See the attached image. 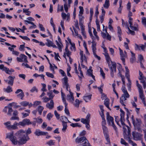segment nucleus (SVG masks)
I'll list each match as a JSON object with an SVG mask.
<instances>
[{"label":"nucleus","instance_id":"41","mask_svg":"<svg viewBox=\"0 0 146 146\" xmlns=\"http://www.w3.org/2000/svg\"><path fill=\"white\" fill-rule=\"evenodd\" d=\"M110 5L109 1V0H106L104 4V7L106 8H108Z\"/></svg>","mask_w":146,"mask_h":146},{"label":"nucleus","instance_id":"36","mask_svg":"<svg viewBox=\"0 0 146 146\" xmlns=\"http://www.w3.org/2000/svg\"><path fill=\"white\" fill-rule=\"evenodd\" d=\"M68 120V118L65 116H62L60 117V120L62 123L63 122H67L66 120Z\"/></svg>","mask_w":146,"mask_h":146},{"label":"nucleus","instance_id":"47","mask_svg":"<svg viewBox=\"0 0 146 146\" xmlns=\"http://www.w3.org/2000/svg\"><path fill=\"white\" fill-rule=\"evenodd\" d=\"M64 7L65 12L67 13L68 10V4L67 1L64 2Z\"/></svg>","mask_w":146,"mask_h":146},{"label":"nucleus","instance_id":"50","mask_svg":"<svg viewBox=\"0 0 146 146\" xmlns=\"http://www.w3.org/2000/svg\"><path fill=\"white\" fill-rule=\"evenodd\" d=\"M117 33L118 35H122V32L120 26H118L117 27Z\"/></svg>","mask_w":146,"mask_h":146},{"label":"nucleus","instance_id":"42","mask_svg":"<svg viewBox=\"0 0 146 146\" xmlns=\"http://www.w3.org/2000/svg\"><path fill=\"white\" fill-rule=\"evenodd\" d=\"M80 102L79 100L76 99L75 100V103L74 104V105L76 107L78 108L79 106Z\"/></svg>","mask_w":146,"mask_h":146},{"label":"nucleus","instance_id":"25","mask_svg":"<svg viewBox=\"0 0 146 146\" xmlns=\"http://www.w3.org/2000/svg\"><path fill=\"white\" fill-rule=\"evenodd\" d=\"M47 94L49 97V98H50V100H52L54 96V95L53 94L52 90H50L49 92H47Z\"/></svg>","mask_w":146,"mask_h":146},{"label":"nucleus","instance_id":"17","mask_svg":"<svg viewBox=\"0 0 146 146\" xmlns=\"http://www.w3.org/2000/svg\"><path fill=\"white\" fill-rule=\"evenodd\" d=\"M139 93V97L142 101L145 100V96L143 93V89L138 90Z\"/></svg>","mask_w":146,"mask_h":146},{"label":"nucleus","instance_id":"10","mask_svg":"<svg viewBox=\"0 0 146 146\" xmlns=\"http://www.w3.org/2000/svg\"><path fill=\"white\" fill-rule=\"evenodd\" d=\"M23 122L24 124V126L25 125H29L32 124L33 125L35 126L36 125V121H34L33 122H31L30 120L27 119H24L23 120Z\"/></svg>","mask_w":146,"mask_h":146},{"label":"nucleus","instance_id":"2","mask_svg":"<svg viewBox=\"0 0 146 146\" xmlns=\"http://www.w3.org/2000/svg\"><path fill=\"white\" fill-rule=\"evenodd\" d=\"M120 111L121 112L120 114V121L121 125L123 126H125L127 127L128 130V135L127 136V137H124V139L127 140L129 143L131 144L133 146H137V144L134 143L133 141L131 140V134H130V129L129 127L127 125H126L124 123L125 119L124 118V115L125 113L124 111L121 109H120Z\"/></svg>","mask_w":146,"mask_h":146},{"label":"nucleus","instance_id":"33","mask_svg":"<svg viewBox=\"0 0 146 146\" xmlns=\"http://www.w3.org/2000/svg\"><path fill=\"white\" fill-rule=\"evenodd\" d=\"M135 25V26H132V25H131V26H130V27L131 28V29L132 30H134L135 31H137L138 30V25L136 23V24Z\"/></svg>","mask_w":146,"mask_h":146},{"label":"nucleus","instance_id":"24","mask_svg":"<svg viewBox=\"0 0 146 146\" xmlns=\"http://www.w3.org/2000/svg\"><path fill=\"white\" fill-rule=\"evenodd\" d=\"M83 18V17L82 16L80 17L79 18V24L81 26V31H85V29L83 26V25L82 23V18Z\"/></svg>","mask_w":146,"mask_h":146},{"label":"nucleus","instance_id":"5","mask_svg":"<svg viewBox=\"0 0 146 146\" xmlns=\"http://www.w3.org/2000/svg\"><path fill=\"white\" fill-rule=\"evenodd\" d=\"M107 117L109 125L112 126L114 129L116 131L117 130V128L114 123L113 118L110 115L108 112L107 113Z\"/></svg>","mask_w":146,"mask_h":146},{"label":"nucleus","instance_id":"35","mask_svg":"<svg viewBox=\"0 0 146 146\" xmlns=\"http://www.w3.org/2000/svg\"><path fill=\"white\" fill-rule=\"evenodd\" d=\"M54 140H50L46 143V144L49 146L53 145H54Z\"/></svg>","mask_w":146,"mask_h":146},{"label":"nucleus","instance_id":"6","mask_svg":"<svg viewBox=\"0 0 146 146\" xmlns=\"http://www.w3.org/2000/svg\"><path fill=\"white\" fill-rule=\"evenodd\" d=\"M132 135L134 140L135 141L141 140L143 135L139 132L134 131L132 132Z\"/></svg>","mask_w":146,"mask_h":146},{"label":"nucleus","instance_id":"64","mask_svg":"<svg viewBox=\"0 0 146 146\" xmlns=\"http://www.w3.org/2000/svg\"><path fill=\"white\" fill-rule=\"evenodd\" d=\"M5 71L6 74H12V73L10 71V70L8 68H5Z\"/></svg>","mask_w":146,"mask_h":146},{"label":"nucleus","instance_id":"27","mask_svg":"<svg viewBox=\"0 0 146 146\" xmlns=\"http://www.w3.org/2000/svg\"><path fill=\"white\" fill-rule=\"evenodd\" d=\"M129 95L128 92H127L125 93H124L122 95L121 98H123L124 100H126V98H129Z\"/></svg>","mask_w":146,"mask_h":146},{"label":"nucleus","instance_id":"40","mask_svg":"<svg viewBox=\"0 0 146 146\" xmlns=\"http://www.w3.org/2000/svg\"><path fill=\"white\" fill-rule=\"evenodd\" d=\"M141 123V120L140 119L136 118V122L135 121V125H140Z\"/></svg>","mask_w":146,"mask_h":146},{"label":"nucleus","instance_id":"31","mask_svg":"<svg viewBox=\"0 0 146 146\" xmlns=\"http://www.w3.org/2000/svg\"><path fill=\"white\" fill-rule=\"evenodd\" d=\"M64 104L65 105V108L64 110L65 112L67 115L70 116V113L69 112L68 108H67L68 104L67 103Z\"/></svg>","mask_w":146,"mask_h":146},{"label":"nucleus","instance_id":"8","mask_svg":"<svg viewBox=\"0 0 146 146\" xmlns=\"http://www.w3.org/2000/svg\"><path fill=\"white\" fill-rule=\"evenodd\" d=\"M27 56L23 54H21L20 55V58L17 57V60L18 62H22L23 61V59H24V61L25 62H28L27 60Z\"/></svg>","mask_w":146,"mask_h":146},{"label":"nucleus","instance_id":"43","mask_svg":"<svg viewBox=\"0 0 146 146\" xmlns=\"http://www.w3.org/2000/svg\"><path fill=\"white\" fill-rule=\"evenodd\" d=\"M20 104L22 106L26 107L28 106V105L29 102L27 101H23L21 102Z\"/></svg>","mask_w":146,"mask_h":146},{"label":"nucleus","instance_id":"23","mask_svg":"<svg viewBox=\"0 0 146 146\" xmlns=\"http://www.w3.org/2000/svg\"><path fill=\"white\" fill-rule=\"evenodd\" d=\"M62 125L63 126V128L62 130L63 132H65L66 131L67 129L68 125L67 124V122H63L62 123Z\"/></svg>","mask_w":146,"mask_h":146},{"label":"nucleus","instance_id":"34","mask_svg":"<svg viewBox=\"0 0 146 146\" xmlns=\"http://www.w3.org/2000/svg\"><path fill=\"white\" fill-rule=\"evenodd\" d=\"M46 40L47 42L45 44L48 47L51 46H52V44H54V43L50 40L47 39Z\"/></svg>","mask_w":146,"mask_h":146},{"label":"nucleus","instance_id":"49","mask_svg":"<svg viewBox=\"0 0 146 146\" xmlns=\"http://www.w3.org/2000/svg\"><path fill=\"white\" fill-rule=\"evenodd\" d=\"M17 96L18 97H20L21 99L23 100L24 96V93L23 92H22L19 94H17Z\"/></svg>","mask_w":146,"mask_h":146},{"label":"nucleus","instance_id":"46","mask_svg":"<svg viewBox=\"0 0 146 146\" xmlns=\"http://www.w3.org/2000/svg\"><path fill=\"white\" fill-rule=\"evenodd\" d=\"M122 25L123 26L124 25L125 26L126 28L128 29V27H129L128 23L127 21L125 22V21L123 19H122Z\"/></svg>","mask_w":146,"mask_h":146},{"label":"nucleus","instance_id":"60","mask_svg":"<svg viewBox=\"0 0 146 146\" xmlns=\"http://www.w3.org/2000/svg\"><path fill=\"white\" fill-rule=\"evenodd\" d=\"M136 83L137 86V87L138 90L143 89L141 86L140 84H139L138 81V80L136 81Z\"/></svg>","mask_w":146,"mask_h":146},{"label":"nucleus","instance_id":"11","mask_svg":"<svg viewBox=\"0 0 146 146\" xmlns=\"http://www.w3.org/2000/svg\"><path fill=\"white\" fill-rule=\"evenodd\" d=\"M15 78V76H9L8 77V80H5L4 81L6 82H7L8 84L11 86L13 85L14 79Z\"/></svg>","mask_w":146,"mask_h":146},{"label":"nucleus","instance_id":"4","mask_svg":"<svg viewBox=\"0 0 146 146\" xmlns=\"http://www.w3.org/2000/svg\"><path fill=\"white\" fill-rule=\"evenodd\" d=\"M102 128L104 136L107 142L106 143V144L110 145L111 143L108 128L106 126L103 127Z\"/></svg>","mask_w":146,"mask_h":146},{"label":"nucleus","instance_id":"16","mask_svg":"<svg viewBox=\"0 0 146 146\" xmlns=\"http://www.w3.org/2000/svg\"><path fill=\"white\" fill-rule=\"evenodd\" d=\"M46 107L47 108L49 109H52L54 107V102L53 100H51L50 101V103H47L46 105Z\"/></svg>","mask_w":146,"mask_h":146},{"label":"nucleus","instance_id":"48","mask_svg":"<svg viewBox=\"0 0 146 146\" xmlns=\"http://www.w3.org/2000/svg\"><path fill=\"white\" fill-rule=\"evenodd\" d=\"M38 26L40 31L43 32L45 31V28L44 27L43 25L42 24L39 23Z\"/></svg>","mask_w":146,"mask_h":146},{"label":"nucleus","instance_id":"51","mask_svg":"<svg viewBox=\"0 0 146 146\" xmlns=\"http://www.w3.org/2000/svg\"><path fill=\"white\" fill-rule=\"evenodd\" d=\"M34 119L36 120V122L39 124H40L42 122L43 120L41 118H35Z\"/></svg>","mask_w":146,"mask_h":146},{"label":"nucleus","instance_id":"57","mask_svg":"<svg viewBox=\"0 0 146 146\" xmlns=\"http://www.w3.org/2000/svg\"><path fill=\"white\" fill-rule=\"evenodd\" d=\"M80 60L81 61L83 62L84 60L85 61L87 62V59L85 55L84 54L83 56V55L80 56Z\"/></svg>","mask_w":146,"mask_h":146},{"label":"nucleus","instance_id":"15","mask_svg":"<svg viewBox=\"0 0 146 146\" xmlns=\"http://www.w3.org/2000/svg\"><path fill=\"white\" fill-rule=\"evenodd\" d=\"M105 56L107 63L108 64V66L109 67H110V66H111L110 61L111 62V64L114 63H113L112 61L111 60L110 58L108 53L105 54Z\"/></svg>","mask_w":146,"mask_h":146},{"label":"nucleus","instance_id":"18","mask_svg":"<svg viewBox=\"0 0 146 146\" xmlns=\"http://www.w3.org/2000/svg\"><path fill=\"white\" fill-rule=\"evenodd\" d=\"M125 68L126 71L125 73V76L126 78L127 79V80H129V79H130L129 70L127 66H125Z\"/></svg>","mask_w":146,"mask_h":146},{"label":"nucleus","instance_id":"62","mask_svg":"<svg viewBox=\"0 0 146 146\" xmlns=\"http://www.w3.org/2000/svg\"><path fill=\"white\" fill-rule=\"evenodd\" d=\"M86 133V132L85 130H83L79 134V136L80 137H84Z\"/></svg>","mask_w":146,"mask_h":146},{"label":"nucleus","instance_id":"14","mask_svg":"<svg viewBox=\"0 0 146 146\" xmlns=\"http://www.w3.org/2000/svg\"><path fill=\"white\" fill-rule=\"evenodd\" d=\"M62 80L63 81V84L64 86H65L66 89L67 91H68L69 84L68 83V78L67 76L65 77L64 78H62Z\"/></svg>","mask_w":146,"mask_h":146},{"label":"nucleus","instance_id":"61","mask_svg":"<svg viewBox=\"0 0 146 146\" xmlns=\"http://www.w3.org/2000/svg\"><path fill=\"white\" fill-rule=\"evenodd\" d=\"M127 29L129 31V32H127L128 33L130 34L131 35H134L135 34V32L134 31L131 30L129 27H128Z\"/></svg>","mask_w":146,"mask_h":146},{"label":"nucleus","instance_id":"26","mask_svg":"<svg viewBox=\"0 0 146 146\" xmlns=\"http://www.w3.org/2000/svg\"><path fill=\"white\" fill-rule=\"evenodd\" d=\"M109 100L108 99H106L104 101V104L107 108L110 110L109 107Z\"/></svg>","mask_w":146,"mask_h":146},{"label":"nucleus","instance_id":"55","mask_svg":"<svg viewBox=\"0 0 146 146\" xmlns=\"http://www.w3.org/2000/svg\"><path fill=\"white\" fill-rule=\"evenodd\" d=\"M42 99L43 100V102L45 103H46L48 102L50 100V98H48L46 96L43 97Z\"/></svg>","mask_w":146,"mask_h":146},{"label":"nucleus","instance_id":"32","mask_svg":"<svg viewBox=\"0 0 146 146\" xmlns=\"http://www.w3.org/2000/svg\"><path fill=\"white\" fill-rule=\"evenodd\" d=\"M44 109V108L43 106H39L37 108V111L38 112L40 115H41L42 111Z\"/></svg>","mask_w":146,"mask_h":146},{"label":"nucleus","instance_id":"28","mask_svg":"<svg viewBox=\"0 0 146 146\" xmlns=\"http://www.w3.org/2000/svg\"><path fill=\"white\" fill-rule=\"evenodd\" d=\"M61 97L62 99V100L63 101V103L66 104L67 103L65 99L66 98V95L65 94L63 93V92L61 91Z\"/></svg>","mask_w":146,"mask_h":146},{"label":"nucleus","instance_id":"54","mask_svg":"<svg viewBox=\"0 0 146 146\" xmlns=\"http://www.w3.org/2000/svg\"><path fill=\"white\" fill-rule=\"evenodd\" d=\"M81 122L83 124H86L88 123H89V121H88V119H85L82 118L81 119Z\"/></svg>","mask_w":146,"mask_h":146},{"label":"nucleus","instance_id":"38","mask_svg":"<svg viewBox=\"0 0 146 146\" xmlns=\"http://www.w3.org/2000/svg\"><path fill=\"white\" fill-rule=\"evenodd\" d=\"M56 42L59 51L60 52H61L62 51V46L63 45H62L61 44H60L57 40H56Z\"/></svg>","mask_w":146,"mask_h":146},{"label":"nucleus","instance_id":"9","mask_svg":"<svg viewBox=\"0 0 146 146\" xmlns=\"http://www.w3.org/2000/svg\"><path fill=\"white\" fill-rule=\"evenodd\" d=\"M111 70L110 74L112 77H113L114 76V71L115 72H116V64L115 62L112 64V66H110L109 67Z\"/></svg>","mask_w":146,"mask_h":146},{"label":"nucleus","instance_id":"59","mask_svg":"<svg viewBox=\"0 0 146 146\" xmlns=\"http://www.w3.org/2000/svg\"><path fill=\"white\" fill-rule=\"evenodd\" d=\"M46 76L52 78H54V75L52 73H50L49 72H46Z\"/></svg>","mask_w":146,"mask_h":146},{"label":"nucleus","instance_id":"30","mask_svg":"<svg viewBox=\"0 0 146 146\" xmlns=\"http://www.w3.org/2000/svg\"><path fill=\"white\" fill-rule=\"evenodd\" d=\"M50 23L51 25V26L53 28V30L54 32L55 33H56V30H55V26L54 23L53 18L52 17L51 18L50 21Z\"/></svg>","mask_w":146,"mask_h":146},{"label":"nucleus","instance_id":"20","mask_svg":"<svg viewBox=\"0 0 146 146\" xmlns=\"http://www.w3.org/2000/svg\"><path fill=\"white\" fill-rule=\"evenodd\" d=\"M122 0H119V7L118 8L117 12L118 13L121 14V11L123 9V6L122 5Z\"/></svg>","mask_w":146,"mask_h":146},{"label":"nucleus","instance_id":"39","mask_svg":"<svg viewBox=\"0 0 146 146\" xmlns=\"http://www.w3.org/2000/svg\"><path fill=\"white\" fill-rule=\"evenodd\" d=\"M141 82L143 84V88L144 89L146 88V78H144L141 80Z\"/></svg>","mask_w":146,"mask_h":146},{"label":"nucleus","instance_id":"13","mask_svg":"<svg viewBox=\"0 0 146 146\" xmlns=\"http://www.w3.org/2000/svg\"><path fill=\"white\" fill-rule=\"evenodd\" d=\"M70 94H68L66 96L67 100L70 102H73L74 100V98L73 96V93L69 91Z\"/></svg>","mask_w":146,"mask_h":146},{"label":"nucleus","instance_id":"22","mask_svg":"<svg viewBox=\"0 0 146 146\" xmlns=\"http://www.w3.org/2000/svg\"><path fill=\"white\" fill-rule=\"evenodd\" d=\"M87 74L89 76L92 77L93 79L95 80V76L93 74V70L88 69L87 71Z\"/></svg>","mask_w":146,"mask_h":146},{"label":"nucleus","instance_id":"19","mask_svg":"<svg viewBox=\"0 0 146 146\" xmlns=\"http://www.w3.org/2000/svg\"><path fill=\"white\" fill-rule=\"evenodd\" d=\"M92 95L90 94L88 96H85L83 97V99L86 102H88L90 101L92 98Z\"/></svg>","mask_w":146,"mask_h":146},{"label":"nucleus","instance_id":"53","mask_svg":"<svg viewBox=\"0 0 146 146\" xmlns=\"http://www.w3.org/2000/svg\"><path fill=\"white\" fill-rule=\"evenodd\" d=\"M59 11L62 12L64 11L63 7V5L61 6L60 7V5L59 4L58 5V8H57V12H58Z\"/></svg>","mask_w":146,"mask_h":146},{"label":"nucleus","instance_id":"7","mask_svg":"<svg viewBox=\"0 0 146 146\" xmlns=\"http://www.w3.org/2000/svg\"><path fill=\"white\" fill-rule=\"evenodd\" d=\"M24 124L23 122V120L22 121H20L19 123H17L16 122H15L13 125L10 126L9 129H17V126L21 125L22 126L24 127Z\"/></svg>","mask_w":146,"mask_h":146},{"label":"nucleus","instance_id":"44","mask_svg":"<svg viewBox=\"0 0 146 146\" xmlns=\"http://www.w3.org/2000/svg\"><path fill=\"white\" fill-rule=\"evenodd\" d=\"M3 124L8 129H9L11 126V122L10 121H8L4 123Z\"/></svg>","mask_w":146,"mask_h":146},{"label":"nucleus","instance_id":"52","mask_svg":"<svg viewBox=\"0 0 146 146\" xmlns=\"http://www.w3.org/2000/svg\"><path fill=\"white\" fill-rule=\"evenodd\" d=\"M142 23L143 25L146 27V18L143 17L142 18Z\"/></svg>","mask_w":146,"mask_h":146},{"label":"nucleus","instance_id":"58","mask_svg":"<svg viewBox=\"0 0 146 146\" xmlns=\"http://www.w3.org/2000/svg\"><path fill=\"white\" fill-rule=\"evenodd\" d=\"M19 37L23 40H25L28 41H29L30 40V39L26 36H23L21 35H19Z\"/></svg>","mask_w":146,"mask_h":146},{"label":"nucleus","instance_id":"21","mask_svg":"<svg viewBox=\"0 0 146 146\" xmlns=\"http://www.w3.org/2000/svg\"><path fill=\"white\" fill-rule=\"evenodd\" d=\"M3 90L4 92H6L8 93H11L13 92L12 88L9 86H8L6 88H4Z\"/></svg>","mask_w":146,"mask_h":146},{"label":"nucleus","instance_id":"45","mask_svg":"<svg viewBox=\"0 0 146 146\" xmlns=\"http://www.w3.org/2000/svg\"><path fill=\"white\" fill-rule=\"evenodd\" d=\"M121 143L122 144L124 145L125 146H129L128 144L123 138L121 139Z\"/></svg>","mask_w":146,"mask_h":146},{"label":"nucleus","instance_id":"29","mask_svg":"<svg viewBox=\"0 0 146 146\" xmlns=\"http://www.w3.org/2000/svg\"><path fill=\"white\" fill-rule=\"evenodd\" d=\"M70 126L73 127H81V125L79 123H72L70 124Z\"/></svg>","mask_w":146,"mask_h":146},{"label":"nucleus","instance_id":"1","mask_svg":"<svg viewBox=\"0 0 146 146\" xmlns=\"http://www.w3.org/2000/svg\"><path fill=\"white\" fill-rule=\"evenodd\" d=\"M13 135V133L12 132L7 135V137L10 139L12 143L15 145L17 143L19 145H22L25 144L30 139L29 136H26L25 131L22 129L18 131L15 134L18 139H19L18 141L17 140L16 137L14 136Z\"/></svg>","mask_w":146,"mask_h":146},{"label":"nucleus","instance_id":"63","mask_svg":"<svg viewBox=\"0 0 146 146\" xmlns=\"http://www.w3.org/2000/svg\"><path fill=\"white\" fill-rule=\"evenodd\" d=\"M100 74L102 76L103 78L104 79L105 78V74L104 72V71L102 69V68H100Z\"/></svg>","mask_w":146,"mask_h":146},{"label":"nucleus","instance_id":"37","mask_svg":"<svg viewBox=\"0 0 146 146\" xmlns=\"http://www.w3.org/2000/svg\"><path fill=\"white\" fill-rule=\"evenodd\" d=\"M139 74L140 76V77L139 78V79L140 80H141L144 79V78H146V77H144L143 73L140 70L139 71Z\"/></svg>","mask_w":146,"mask_h":146},{"label":"nucleus","instance_id":"3","mask_svg":"<svg viewBox=\"0 0 146 146\" xmlns=\"http://www.w3.org/2000/svg\"><path fill=\"white\" fill-rule=\"evenodd\" d=\"M75 142L76 143L79 144L77 146H92L85 137H77Z\"/></svg>","mask_w":146,"mask_h":146},{"label":"nucleus","instance_id":"12","mask_svg":"<svg viewBox=\"0 0 146 146\" xmlns=\"http://www.w3.org/2000/svg\"><path fill=\"white\" fill-rule=\"evenodd\" d=\"M34 134L36 135L40 136L41 135H46L48 133L47 132L42 131H40L39 129H36Z\"/></svg>","mask_w":146,"mask_h":146},{"label":"nucleus","instance_id":"56","mask_svg":"<svg viewBox=\"0 0 146 146\" xmlns=\"http://www.w3.org/2000/svg\"><path fill=\"white\" fill-rule=\"evenodd\" d=\"M42 88L41 90L43 92H46L47 89H46V85L44 83L42 84Z\"/></svg>","mask_w":146,"mask_h":146}]
</instances>
